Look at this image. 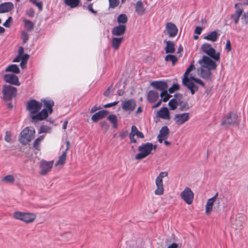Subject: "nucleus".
<instances>
[{"mask_svg": "<svg viewBox=\"0 0 248 248\" xmlns=\"http://www.w3.org/2000/svg\"><path fill=\"white\" fill-rule=\"evenodd\" d=\"M193 63V62H192L191 64L186 70L182 79L183 84L190 91L191 94H194L198 90V87L194 82L191 81V76H188L189 73L195 69Z\"/></svg>", "mask_w": 248, "mask_h": 248, "instance_id": "f257e3e1", "label": "nucleus"}, {"mask_svg": "<svg viewBox=\"0 0 248 248\" xmlns=\"http://www.w3.org/2000/svg\"><path fill=\"white\" fill-rule=\"evenodd\" d=\"M153 149V144L151 142H147L142 144L138 148L140 153L137 154L135 156V159L137 160L142 159L148 155L152 154V151Z\"/></svg>", "mask_w": 248, "mask_h": 248, "instance_id": "f03ea898", "label": "nucleus"}, {"mask_svg": "<svg viewBox=\"0 0 248 248\" xmlns=\"http://www.w3.org/2000/svg\"><path fill=\"white\" fill-rule=\"evenodd\" d=\"M35 130L34 128L26 127L20 133V142L23 144H26L34 137Z\"/></svg>", "mask_w": 248, "mask_h": 248, "instance_id": "7ed1b4c3", "label": "nucleus"}, {"mask_svg": "<svg viewBox=\"0 0 248 248\" xmlns=\"http://www.w3.org/2000/svg\"><path fill=\"white\" fill-rule=\"evenodd\" d=\"M13 216L15 219L22 221L26 223L33 222L36 217V216L33 213L19 211L15 212Z\"/></svg>", "mask_w": 248, "mask_h": 248, "instance_id": "20e7f679", "label": "nucleus"}, {"mask_svg": "<svg viewBox=\"0 0 248 248\" xmlns=\"http://www.w3.org/2000/svg\"><path fill=\"white\" fill-rule=\"evenodd\" d=\"M2 92L4 100L9 101L16 97L17 89L11 85H4L2 87Z\"/></svg>", "mask_w": 248, "mask_h": 248, "instance_id": "39448f33", "label": "nucleus"}, {"mask_svg": "<svg viewBox=\"0 0 248 248\" xmlns=\"http://www.w3.org/2000/svg\"><path fill=\"white\" fill-rule=\"evenodd\" d=\"M201 50L216 61L220 59V54L216 53V50L212 47L211 45L208 43L203 44L201 47Z\"/></svg>", "mask_w": 248, "mask_h": 248, "instance_id": "423d86ee", "label": "nucleus"}, {"mask_svg": "<svg viewBox=\"0 0 248 248\" xmlns=\"http://www.w3.org/2000/svg\"><path fill=\"white\" fill-rule=\"evenodd\" d=\"M168 173L167 171H162L159 173L158 176L155 179V185L156 189L155 191V194L157 195H162L164 193V187L163 184V178L167 177Z\"/></svg>", "mask_w": 248, "mask_h": 248, "instance_id": "0eeeda50", "label": "nucleus"}, {"mask_svg": "<svg viewBox=\"0 0 248 248\" xmlns=\"http://www.w3.org/2000/svg\"><path fill=\"white\" fill-rule=\"evenodd\" d=\"M239 119L237 113L234 111L230 112L222 122V125H232L239 124Z\"/></svg>", "mask_w": 248, "mask_h": 248, "instance_id": "6e6552de", "label": "nucleus"}, {"mask_svg": "<svg viewBox=\"0 0 248 248\" xmlns=\"http://www.w3.org/2000/svg\"><path fill=\"white\" fill-rule=\"evenodd\" d=\"M42 107V103L34 99H31L27 104V109L30 112L31 116L35 115L39 111Z\"/></svg>", "mask_w": 248, "mask_h": 248, "instance_id": "1a4fd4ad", "label": "nucleus"}, {"mask_svg": "<svg viewBox=\"0 0 248 248\" xmlns=\"http://www.w3.org/2000/svg\"><path fill=\"white\" fill-rule=\"evenodd\" d=\"M198 62L201 64V67L209 69H215L217 64L215 62L207 56L204 55L202 59L199 60Z\"/></svg>", "mask_w": 248, "mask_h": 248, "instance_id": "9d476101", "label": "nucleus"}, {"mask_svg": "<svg viewBox=\"0 0 248 248\" xmlns=\"http://www.w3.org/2000/svg\"><path fill=\"white\" fill-rule=\"evenodd\" d=\"M180 196L186 203L191 204L193 201L194 194L189 187H186L181 192Z\"/></svg>", "mask_w": 248, "mask_h": 248, "instance_id": "9b49d317", "label": "nucleus"}, {"mask_svg": "<svg viewBox=\"0 0 248 248\" xmlns=\"http://www.w3.org/2000/svg\"><path fill=\"white\" fill-rule=\"evenodd\" d=\"M178 28L172 22H168L166 24L165 30L163 32L167 34L170 37H175L178 33Z\"/></svg>", "mask_w": 248, "mask_h": 248, "instance_id": "f8f14e48", "label": "nucleus"}, {"mask_svg": "<svg viewBox=\"0 0 248 248\" xmlns=\"http://www.w3.org/2000/svg\"><path fill=\"white\" fill-rule=\"evenodd\" d=\"M151 85L154 88L161 91L160 94L161 97H163L168 88L167 83L163 81H154L151 83Z\"/></svg>", "mask_w": 248, "mask_h": 248, "instance_id": "ddd939ff", "label": "nucleus"}, {"mask_svg": "<svg viewBox=\"0 0 248 248\" xmlns=\"http://www.w3.org/2000/svg\"><path fill=\"white\" fill-rule=\"evenodd\" d=\"M53 164V161H42L40 164V173L42 175H46L51 170Z\"/></svg>", "mask_w": 248, "mask_h": 248, "instance_id": "4468645a", "label": "nucleus"}, {"mask_svg": "<svg viewBox=\"0 0 248 248\" xmlns=\"http://www.w3.org/2000/svg\"><path fill=\"white\" fill-rule=\"evenodd\" d=\"M136 107V101L133 99L125 100L122 103V108L124 111H133Z\"/></svg>", "mask_w": 248, "mask_h": 248, "instance_id": "2eb2a0df", "label": "nucleus"}, {"mask_svg": "<svg viewBox=\"0 0 248 248\" xmlns=\"http://www.w3.org/2000/svg\"><path fill=\"white\" fill-rule=\"evenodd\" d=\"M189 119V115L188 113H184L176 114L174 118V120L177 125H182L187 122Z\"/></svg>", "mask_w": 248, "mask_h": 248, "instance_id": "dca6fc26", "label": "nucleus"}, {"mask_svg": "<svg viewBox=\"0 0 248 248\" xmlns=\"http://www.w3.org/2000/svg\"><path fill=\"white\" fill-rule=\"evenodd\" d=\"M218 193L217 192L213 197L207 200L205 208V213L207 215L211 214L212 210L213 209L215 202H216V200L218 197Z\"/></svg>", "mask_w": 248, "mask_h": 248, "instance_id": "f3484780", "label": "nucleus"}, {"mask_svg": "<svg viewBox=\"0 0 248 248\" xmlns=\"http://www.w3.org/2000/svg\"><path fill=\"white\" fill-rule=\"evenodd\" d=\"M4 80L7 83L17 86L20 85L17 76L14 74H6L4 76Z\"/></svg>", "mask_w": 248, "mask_h": 248, "instance_id": "a211bd4d", "label": "nucleus"}, {"mask_svg": "<svg viewBox=\"0 0 248 248\" xmlns=\"http://www.w3.org/2000/svg\"><path fill=\"white\" fill-rule=\"evenodd\" d=\"M48 113H49V112L47 111L46 109L44 108L38 113L35 115H32L31 117L35 122L36 121H42L47 118Z\"/></svg>", "mask_w": 248, "mask_h": 248, "instance_id": "6ab92c4d", "label": "nucleus"}, {"mask_svg": "<svg viewBox=\"0 0 248 248\" xmlns=\"http://www.w3.org/2000/svg\"><path fill=\"white\" fill-rule=\"evenodd\" d=\"M125 31L126 26L124 24H120L112 29L111 33L114 36H121L125 33Z\"/></svg>", "mask_w": 248, "mask_h": 248, "instance_id": "aec40b11", "label": "nucleus"}, {"mask_svg": "<svg viewBox=\"0 0 248 248\" xmlns=\"http://www.w3.org/2000/svg\"><path fill=\"white\" fill-rule=\"evenodd\" d=\"M169 132V129L167 126H164L162 127L157 136L158 140L160 143H162L163 140L167 139Z\"/></svg>", "mask_w": 248, "mask_h": 248, "instance_id": "412c9836", "label": "nucleus"}, {"mask_svg": "<svg viewBox=\"0 0 248 248\" xmlns=\"http://www.w3.org/2000/svg\"><path fill=\"white\" fill-rule=\"evenodd\" d=\"M41 102L40 103H42V104H43L45 108L46 109L49 113H52L53 111L52 107L54 105V101L51 99H41Z\"/></svg>", "mask_w": 248, "mask_h": 248, "instance_id": "4be33fe9", "label": "nucleus"}, {"mask_svg": "<svg viewBox=\"0 0 248 248\" xmlns=\"http://www.w3.org/2000/svg\"><path fill=\"white\" fill-rule=\"evenodd\" d=\"M243 12V8L239 9L236 10L233 14L228 16L227 18H229V19H231L232 21H233L235 24H237L238 23L241 15H242Z\"/></svg>", "mask_w": 248, "mask_h": 248, "instance_id": "5701e85b", "label": "nucleus"}, {"mask_svg": "<svg viewBox=\"0 0 248 248\" xmlns=\"http://www.w3.org/2000/svg\"><path fill=\"white\" fill-rule=\"evenodd\" d=\"M108 113V111L106 110L99 111L92 116L91 119L93 122H96L98 120L105 118Z\"/></svg>", "mask_w": 248, "mask_h": 248, "instance_id": "b1692460", "label": "nucleus"}, {"mask_svg": "<svg viewBox=\"0 0 248 248\" xmlns=\"http://www.w3.org/2000/svg\"><path fill=\"white\" fill-rule=\"evenodd\" d=\"M14 9V4L11 2H7L0 4V13L8 12Z\"/></svg>", "mask_w": 248, "mask_h": 248, "instance_id": "393cba45", "label": "nucleus"}, {"mask_svg": "<svg viewBox=\"0 0 248 248\" xmlns=\"http://www.w3.org/2000/svg\"><path fill=\"white\" fill-rule=\"evenodd\" d=\"M157 116L165 120L170 119V112L166 107L162 108L157 112Z\"/></svg>", "mask_w": 248, "mask_h": 248, "instance_id": "a878e982", "label": "nucleus"}, {"mask_svg": "<svg viewBox=\"0 0 248 248\" xmlns=\"http://www.w3.org/2000/svg\"><path fill=\"white\" fill-rule=\"evenodd\" d=\"M164 42L166 43V46L165 47L166 53H173L175 52V44L171 41L164 40Z\"/></svg>", "mask_w": 248, "mask_h": 248, "instance_id": "bb28decb", "label": "nucleus"}, {"mask_svg": "<svg viewBox=\"0 0 248 248\" xmlns=\"http://www.w3.org/2000/svg\"><path fill=\"white\" fill-rule=\"evenodd\" d=\"M159 97V93L155 91L151 90L147 94V98L148 100L151 102H155Z\"/></svg>", "mask_w": 248, "mask_h": 248, "instance_id": "cd10ccee", "label": "nucleus"}, {"mask_svg": "<svg viewBox=\"0 0 248 248\" xmlns=\"http://www.w3.org/2000/svg\"><path fill=\"white\" fill-rule=\"evenodd\" d=\"M124 40V37H113L112 38V46L115 50L119 49L120 45Z\"/></svg>", "mask_w": 248, "mask_h": 248, "instance_id": "c85d7f7f", "label": "nucleus"}, {"mask_svg": "<svg viewBox=\"0 0 248 248\" xmlns=\"http://www.w3.org/2000/svg\"><path fill=\"white\" fill-rule=\"evenodd\" d=\"M145 9L141 1H138L135 5V11L139 15H143L145 13Z\"/></svg>", "mask_w": 248, "mask_h": 248, "instance_id": "c756f323", "label": "nucleus"}, {"mask_svg": "<svg viewBox=\"0 0 248 248\" xmlns=\"http://www.w3.org/2000/svg\"><path fill=\"white\" fill-rule=\"evenodd\" d=\"M212 69H204L203 67L201 68V77L207 80H210L211 79V70Z\"/></svg>", "mask_w": 248, "mask_h": 248, "instance_id": "7c9ffc66", "label": "nucleus"}, {"mask_svg": "<svg viewBox=\"0 0 248 248\" xmlns=\"http://www.w3.org/2000/svg\"><path fill=\"white\" fill-rule=\"evenodd\" d=\"M218 36L219 34L215 31L210 32L206 36H204L203 38L205 40L211 41L212 42H216Z\"/></svg>", "mask_w": 248, "mask_h": 248, "instance_id": "2f4dec72", "label": "nucleus"}, {"mask_svg": "<svg viewBox=\"0 0 248 248\" xmlns=\"http://www.w3.org/2000/svg\"><path fill=\"white\" fill-rule=\"evenodd\" d=\"M222 200L220 198H217L213 207V210L216 213H219L221 210V202Z\"/></svg>", "mask_w": 248, "mask_h": 248, "instance_id": "473e14b6", "label": "nucleus"}, {"mask_svg": "<svg viewBox=\"0 0 248 248\" xmlns=\"http://www.w3.org/2000/svg\"><path fill=\"white\" fill-rule=\"evenodd\" d=\"M131 134H133L134 136H137L138 138L143 139L144 137L143 134L139 131L135 125H132L131 127Z\"/></svg>", "mask_w": 248, "mask_h": 248, "instance_id": "72a5a7b5", "label": "nucleus"}, {"mask_svg": "<svg viewBox=\"0 0 248 248\" xmlns=\"http://www.w3.org/2000/svg\"><path fill=\"white\" fill-rule=\"evenodd\" d=\"M80 0H64V2L66 5L73 8L78 5Z\"/></svg>", "mask_w": 248, "mask_h": 248, "instance_id": "f704fd0d", "label": "nucleus"}, {"mask_svg": "<svg viewBox=\"0 0 248 248\" xmlns=\"http://www.w3.org/2000/svg\"><path fill=\"white\" fill-rule=\"evenodd\" d=\"M66 152H63L62 155L59 157L58 161L56 163V166H62L65 163L66 159Z\"/></svg>", "mask_w": 248, "mask_h": 248, "instance_id": "c9c22d12", "label": "nucleus"}, {"mask_svg": "<svg viewBox=\"0 0 248 248\" xmlns=\"http://www.w3.org/2000/svg\"><path fill=\"white\" fill-rule=\"evenodd\" d=\"M6 72H12L16 74H19L20 73V69L18 66L16 64H12L8 66L5 69Z\"/></svg>", "mask_w": 248, "mask_h": 248, "instance_id": "e433bc0d", "label": "nucleus"}, {"mask_svg": "<svg viewBox=\"0 0 248 248\" xmlns=\"http://www.w3.org/2000/svg\"><path fill=\"white\" fill-rule=\"evenodd\" d=\"M108 119L112 124V126L116 128L118 126L117 117L115 115L111 114L108 117Z\"/></svg>", "mask_w": 248, "mask_h": 248, "instance_id": "4c0bfd02", "label": "nucleus"}, {"mask_svg": "<svg viewBox=\"0 0 248 248\" xmlns=\"http://www.w3.org/2000/svg\"><path fill=\"white\" fill-rule=\"evenodd\" d=\"M165 61L166 62L171 61L173 65H174L175 63L177 62V58L173 55L168 54L165 57Z\"/></svg>", "mask_w": 248, "mask_h": 248, "instance_id": "58836bf2", "label": "nucleus"}, {"mask_svg": "<svg viewBox=\"0 0 248 248\" xmlns=\"http://www.w3.org/2000/svg\"><path fill=\"white\" fill-rule=\"evenodd\" d=\"M25 28L29 31H31L34 28V24L32 22L28 19H25L23 20Z\"/></svg>", "mask_w": 248, "mask_h": 248, "instance_id": "ea45409f", "label": "nucleus"}, {"mask_svg": "<svg viewBox=\"0 0 248 248\" xmlns=\"http://www.w3.org/2000/svg\"><path fill=\"white\" fill-rule=\"evenodd\" d=\"M45 137L44 135H42L37 138L33 142V147L37 150H40V143Z\"/></svg>", "mask_w": 248, "mask_h": 248, "instance_id": "a19ab883", "label": "nucleus"}, {"mask_svg": "<svg viewBox=\"0 0 248 248\" xmlns=\"http://www.w3.org/2000/svg\"><path fill=\"white\" fill-rule=\"evenodd\" d=\"M178 106H180V110L181 111L187 110L189 108V105L187 102H184L182 100H178Z\"/></svg>", "mask_w": 248, "mask_h": 248, "instance_id": "79ce46f5", "label": "nucleus"}, {"mask_svg": "<svg viewBox=\"0 0 248 248\" xmlns=\"http://www.w3.org/2000/svg\"><path fill=\"white\" fill-rule=\"evenodd\" d=\"M168 105L171 110H175L177 108V106H178V101L176 99L173 98L170 101Z\"/></svg>", "mask_w": 248, "mask_h": 248, "instance_id": "37998d69", "label": "nucleus"}, {"mask_svg": "<svg viewBox=\"0 0 248 248\" xmlns=\"http://www.w3.org/2000/svg\"><path fill=\"white\" fill-rule=\"evenodd\" d=\"M51 131V128L46 125H42L40 126L38 133L41 134L43 133H50Z\"/></svg>", "mask_w": 248, "mask_h": 248, "instance_id": "c03bdc74", "label": "nucleus"}, {"mask_svg": "<svg viewBox=\"0 0 248 248\" xmlns=\"http://www.w3.org/2000/svg\"><path fill=\"white\" fill-rule=\"evenodd\" d=\"M127 17L125 14L120 15L117 18V22L119 24H124L127 22Z\"/></svg>", "mask_w": 248, "mask_h": 248, "instance_id": "a18cd8bd", "label": "nucleus"}, {"mask_svg": "<svg viewBox=\"0 0 248 248\" xmlns=\"http://www.w3.org/2000/svg\"><path fill=\"white\" fill-rule=\"evenodd\" d=\"M15 180V178L12 175H6L1 180L2 181L6 182L9 183H14Z\"/></svg>", "mask_w": 248, "mask_h": 248, "instance_id": "49530a36", "label": "nucleus"}, {"mask_svg": "<svg viewBox=\"0 0 248 248\" xmlns=\"http://www.w3.org/2000/svg\"><path fill=\"white\" fill-rule=\"evenodd\" d=\"M109 1V7L111 8H114L116 7L119 4V0H108Z\"/></svg>", "mask_w": 248, "mask_h": 248, "instance_id": "de8ad7c7", "label": "nucleus"}, {"mask_svg": "<svg viewBox=\"0 0 248 248\" xmlns=\"http://www.w3.org/2000/svg\"><path fill=\"white\" fill-rule=\"evenodd\" d=\"M191 81L192 82H196V83H197L198 84H199L202 86L204 87L205 84H204V82L202 80H201L200 79L196 78H195L193 76H191Z\"/></svg>", "mask_w": 248, "mask_h": 248, "instance_id": "09e8293b", "label": "nucleus"}, {"mask_svg": "<svg viewBox=\"0 0 248 248\" xmlns=\"http://www.w3.org/2000/svg\"><path fill=\"white\" fill-rule=\"evenodd\" d=\"M180 87L178 84H174L169 89V92L170 93H174L175 91L179 89Z\"/></svg>", "mask_w": 248, "mask_h": 248, "instance_id": "8fccbe9b", "label": "nucleus"}, {"mask_svg": "<svg viewBox=\"0 0 248 248\" xmlns=\"http://www.w3.org/2000/svg\"><path fill=\"white\" fill-rule=\"evenodd\" d=\"M30 1L36 5L40 11H42L43 9L42 2L41 1L37 2L36 0H30Z\"/></svg>", "mask_w": 248, "mask_h": 248, "instance_id": "3c124183", "label": "nucleus"}, {"mask_svg": "<svg viewBox=\"0 0 248 248\" xmlns=\"http://www.w3.org/2000/svg\"><path fill=\"white\" fill-rule=\"evenodd\" d=\"M241 20L243 24H247L248 23V12L242 15Z\"/></svg>", "mask_w": 248, "mask_h": 248, "instance_id": "603ef678", "label": "nucleus"}, {"mask_svg": "<svg viewBox=\"0 0 248 248\" xmlns=\"http://www.w3.org/2000/svg\"><path fill=\"white\" fill-rule=\"evenodd\" d=\"M21 36L23 43H26L29 39L28 34L25 31H22Z\"/></svg>", "mask_w": 248, "mask_h": 248, "instance_id": "864d4df0", "label": "nucleus"}, {"mask_svg": "<svg viewBox=\"0 0 248 248\" xmlns=\"http://www.w3.org/2000/svg\"><path fill=\"white\" fill-rule=\"evenodd\" d=\"M171 97V95H170L167 92V90H166V92L165 93L163 97H162L161 100L164 102H167L169 100V99Z\"/></svg>", "mask_w": 248, "mask_h": 248, "instance_id": "5fc2aeb1", "label": "nucleus"}, {"mask_svg": "<svg viewBox=\"0 0 248 248\" xmlns=\"http://www.w3.org/2000/svg\"><path fill=\"white\" fill-rule=\"evenodd\" d=\"M26 14L31 17H33L34 16V11L33 8H31L26 11Z\"/></svg>", "mask_w": 248, "mask_h": 248, "instance_id": "6e6d98bb", "label": "nucleus"}, {"mask_svg": "<svg viewBox=\"0 0 248 248\" xmlns=\"http://www.w3.org/2000/svg\"><path fill=\"white\" fill-rule=\"evenodd\" d=\"M11 134L9 131H6L5 133V136L4 138L5 140L8 142H11Z\"/></svg>", "mask_w": 248, "mask_h": 248, "instance_id": "4d7b16f0", "label": "nucleus"}, {"mask_svg": "<svg viewBox=\"0 0 248 248\" xmlns=\"http://www.w3.org/2000/svg\"><path fill=\"white\" fill-rule=\"evenodd\" d=\"M100 126L105 129L106 130H107L109 128V125L107 124V123L105 121H102L100 123Z\"/></svg>", "mask_w": 248, "mask_h": 248, "instance_id": "13d9d810", "label": "nucleus"}, {"mask_svg": "<svg viewBox=\"0 0 248 248\" xmlns=\"http://www.w3.org/2000/svg\"><path fill=\"white\" fill-rule=\"evenodd\" d=\"M231 43L229 40H227L226 41V44L225 46V49L227 50L228 52H229L231 50Z\"/></svg>", "mask_w": 248, "mask_h": 248, "instance_id": "bf43d9fd", "label": "nucleus"}, {"mask_svg": "<svg viewBox=\"0 0 248 248\" xmlns=\"http://www.w3.org/2000/svg\"><path fill=\"white\" fill-rule=\"evenodd\" d=\"M29 58V55L27 54H25L22 57L21 56V59L22 61L25 62V64H26Z\"/></svg>", "mask_w": 248, "mask_h": 248, "instance_id": "052dcab7", "label": "nucleus"}, {"mask_svg": "<svg viewBox=\"0 0 248 248\" xmlns=\"http://www.w3.org/2000/svg\"><path fill=\"white\" fill-rule=\"evenodd\" d=\"M118 103V101L113 102H112V103H108V104H106L104 106V107L105 108H110V107H113V106H114L116 105Z\"/></svg>", "mask_w": 248, "mask_h": 248, "instance_id": "680f3d73", "label": "nucleus"}, {"mask_svg": "<svg viewBox=\"0 0 248 248\" xmlns=\"http://www.w3.org/2000/svg\"><path fill=\"white\" fill-rule=\"evenodd\" d=\"M202 30V28L201 27L197 26L195 29L194 32L198 35H200L201 33Z\"/></svg>", "mask_w": 248, "mask_h": 248, "instance_id": "e2e57ef3", "label": "nucleus"}, {"mask_svg": "<svg viewBox=\"0 0 248 248\" xmlns=\"http://www.w3.org/2000/svg\"><path fill=\"white\" fill-rule=\"evenodd\" d=\"M12 18L11 17H9L6 21L3 23V26L5 27H9L10 26V23L12 21Z\"/></svg>", "mask_w": 248, "mask_h": 248, "instance_id": "0e129e2a", "label": "nucleus"}, {"mask_svg": "<svg viewBox=\"0 0 248 248\" xmlns=\"http://www.w3.org/2000/svg\"><path fill=\"white\" fill-rule=\"evenodd\" d=\"M87 9L90 12H91V13H92L93 14H96L97 13V12L96 11H95L93 9L92 3H90L88 5Z\"/></svg>", "mask_w": 248, "mask_h": 248, "instance_id": "69168bd1", "label": "nucleus"}, {"mask_svg": "<svg viewBox=\"0 0 248 248\" xmlns=\"http://www.w3.org/2000/svg\"><path fill=\"white\" fill-rule=\"evenodd\" d=\"M134 137L135 136H133V134L130 133V134H129V139H130V140L131 142H133V143H136L137 142V140L135 139Z\"/></svg>", "mask_w": 248, "mask_h": 248, "instance_id": "338daca9", "label": "nucleus"}, {"mask_svg": "<svg viewBox=\"0 0 248 248\" xmlns=\"http://www.w3.org/2000/svg\"><path fill=\"white\" fill-rule=\"evenodd\" d=\"M178 247V245L176 243H173L172 244H171L170 246H169L168 248H177Z\"/></svg>", "mask_w": 248, "mask_h": 248, "instance_id": "774afa93", "label": "nucleus"}]
</instances>
